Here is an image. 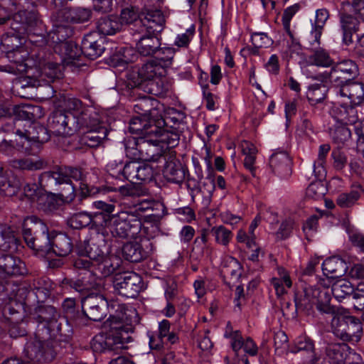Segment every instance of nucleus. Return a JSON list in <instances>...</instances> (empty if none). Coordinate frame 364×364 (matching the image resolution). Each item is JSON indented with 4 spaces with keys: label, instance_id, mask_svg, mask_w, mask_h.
I'll use <instances>...</instances> for the list:
<instances>
[{
    "label": "nucleus",
    "instance_id": "ddd939ff",
    "mask_svg": "<svg viewBox=\"0 0 364 364\" xmlns=\"http://www.w3.org/2000/svg\"><path fill=\"white\" fill-rule=\"evenodd\" d=\"M57 351L56 343L53 341H33L27 343L25 347V355L30 360L28 364L50 362L55 358Z\"/></svg>",
    "mask_w": 364,
    "mask_h": 364
},
{
    "label": "nucleus",
    "instance_id": "7ed1b4c3",
    "mask_svg": "<svg viewBox=\"0 0 364 364\" xmlns=\"http://www.w3.org/2000/svg\"><path fill=\"white\" fill-rule=\"evenodd\" d=\"M107 228L113 237L119 240L134 239L141 230L150 240L156 230V227L151 225L142 229V215L137 210L118 211Z\"/></svg>",
    "mask_w": 364,
    "mask_h": 364
},
{
    "label": "nucleus",
    "instance_id": "412c9836",
    "mask_svg": "<svg viewBox=\"0 0 364 364\" xmlns=\"http://www.w3.org/2000/svg\"><path fill=\"white\" fill-rule=\"evenodd\" d=\"M337 96L346 97L354 105H360L364 100V85L362 82L350 81L336 87Z\"/></svg>",
    "mask_w": 364,
    "mask_h": 364
},
{
    "label": "nucleus",
    "instance_id": "8fccbe9b",
    "mask_svg": "<svg viewBox=\"0 0 364 364\" xmlns=\"http://www.w3.org/2000/svg\"><path fill=\"white\" fill-rule=\"evenodd\" d=\"M121 145L127 158L133 161H140L141 137L127 136L121 142Z\"/></svg>",
    "mask_w": 364,
    "mask_h": 364
},
{
    "label": "nucleus",
    "instance_id": "680f3d73",
    "mask_svg": "<svg viewBox=\"0 0 364 364\" xmlns=\"http://www.w3.org/2000/svg\"><path fill=\"white\" fill-rule=\"evenodd\" d=\"M154 101L149 97H142L136 100L134 105V112L144 118L151 119L154 117Z\"/></svg>",
    "mask_w": 364,
    "mask_h": 364
},
{
    "label": "nucleus",
    "instance_id": "6e6552de",
    "mask_svg": "<svg viewBox=\"0 0 364 364\" xmlns=\"http://www.w3.org/2000/svg\"><path fill=\"white\" fill-rule=\"evenodd\" d=\"M33 319L38 323L37 331L36 333V339L34 341H41L42 342L53 341L56 343V349L58 350V341L52 339H46L50 336L51 332L57 328L60 330L58 325V318L59 314L56 309L50 305H43L38 304L33 314Z\"/></svg>",
    "mask_w": 364,
    "mask_h": 364
},
{
    "label": "nucleus",
    "instance_id": "393cba45",
    "mask_svg": "<svg viewBox=\"0 0 364 364\" xmlns=\"http://www.w3.org/2000/svg\"><path fill=\"white\" fill-rule=\"evenodd\" d=\"M307 295L317 296L316 309L323 314L332 316L333 317L340 314L342 310L330 304L331 295L328 291L321 289H309Z\"/></svg>",
    "mask_w": 364,
    "mask_h": 364
},
{
    "label": "nucleus",
    "instance_id": "de8ad7c7",
    "mask_svg": "<svg viewBox=\"0 0 364 364\" xmlns=\"http://www.w3.org/2000/svg\"><path fill=\"white\" fill-rule=\"evenodd\" d=\"M279 277H274L271 279V284L273 286L276 294L281 296L287 293L286 288H291L292 282L288 272L283 267L277 269Z\"/></svg>",
    "mask_w": 364,
    "mask_h": 364
},
{
    "label": "nucleus",
    "instance_id": "2eb2a0df",
    "mask_svg": "<svg viewBox=\"0 0 364 364\" xmlns=\"http://www.w3.org/2000/svg\"><path fill=\"white\" fill-rule=\"evenodd\" d=\"M114 287L119 294L135 298L142 289V279L134 272L117 274L114 280Z\"/></svg>",
    "mask_w": 364,
    "mask_h": 364
},
{
    "label": "nucleus",
    "instance_id": "e2e57ef3",
    "mask_svg": "<svg viewBox=\"0 0 364 364\" xmlns=\"http://www.w3.org/2000/svg\"><path fill=\"white\" fill-rule=\"evenodd\" d=\"M363 332L362 323L360 320L352 316L348 317V327L347 328L346 341L357 343L360 339Z\"/></svg>",
    "mask_w": 364,
    "mask_h": 364
},
{
    "label": "nucleus",
    "instance_id": "864d4df0",
    "mask_svg": "<svg viewBox=\"0 0 364 364\" xmlns=\"http://www.w3.org/2000/svg\"><path fill=\"white\" fill-rule=\"evenodd\" d=\"M309 46V48L314 50L313 54L310 56L313 64L320 67H332L334 62L326 50L319 48V46Z\"/></svg>",
    "mask_w": 364,
    "mask_h": 364
},
{
    "label": "nucleus",
    "instance_id": "5fc2aeb1",
    "mask_svg": "<svg viewBox=\"0 0 364 364\" xmlns=\"http://www.w3.org/2000/svg\"><path fill=\"white\" fill-rule=\"evenodd\" d=\"M133 50L127 47H117L110 56V60L114 66H124L134 60Z\"/></svg>",
    "mask_w": 364,
    "mask_h": 364
},
{
    "label": "nucleus",
    "instance_id": "1a4fd4ad",
    "mask_svg": "<svg viewBox=\"0 0 364 364\" xmlns=\"http://www.w3.org/2000/svg\"><path fill=\"white\" fill-rule=\"evenodd\" d=\"M71 34L69 27L55 24L53 28L48 32L49 41L53 44V50L59 53L64 58L70 60L77 59L81 54V47L78 48L77 44L73 41H67V38Z\"/></svg>",
    "mask_w": 364,
    "mask_h": 364
},
{
    "label": "nucleus",
    "instance_id": "dca6fc26",
    "mask_svg": "<svg viewBox=\"0 0 364 364\" xmlns=\"http://www.w3.org/2000/svg\"><path fill=\"white\" fill-rule=\"evenodd\" d=\"M50 131L58 136H71L75 133V117L69 113L58 110L48 119Z\"/></svg>",
    "mask_w": 364,
    "mask_h": 364
},
{
    "label": "nucleus",
    "instance_id": "a19ab883",
    "mask_svg": "<svg viewBox=\"0 0 364 364\" xmlns=\"http://www.w3.org/2000/svg\"><path fill=\"white\" fill-rule=\"evenodd\" d=\"M314 350V345L312 341L309 338L301 336L296 339L294 346L289 348V352L291 353L304 352L308 358L306 363L315 364L318 361V358L316 357Z\"/></svg>",
    "mask_w": 364,
    "mask_h": 364
},
{
    "label": "nucleus",
    "instance_id": "5701e85b",
    "mask_svg": "<svg viewBox=\"0 0 364 364\" xmlns=\"http://www.w3.org/2000/svg\"><path fill=\"white\" fill-rule=\"evenodd\" d=\"M141 159L140 161L159 162L161 159L166 161L164 149L154 141L151 136L141 137Z\"/></svg>",
    "mask_w": 364,
    "mask_h": 364
},
{
    "label": "nucleus",
    "instance_id": "e433bc0d",
    "mask_svg": "<svg viewBox=\"0 0 364 364\" xmlns=\"http://www.w3.org/2000/svg\"><path fill=\"white\" fill-rule=\"evenodd\" d=\"M186 172V168L178 160L166 161L163 169V175L168 181L178 184L185 179Z\"/></svg>",
    "mask_w": 364,
    "mask_h": 364
},
{
    "label": "nucleus",
    "instance_id": "4d7b16f0",
    "mask_svg": "<svg viewBox=\"0 0 364 364\" xmlns=\"http://www.w3.org/2000/svg\"><path fill=\"white\" fill-rule=\"evenodd\" d=\"M17 240L9 227L0 224V250L8 251L16 249Z\"/></svg>",
    "mask_w": 364,
    "mask_h": 364
},
{
    "label": "nucleus",
    "instance_id": "37998d69",
    "mask_svg": "<svg viewBox=\"0 0 364 364\" xmlns=\"http://www.w3.org/2000/svg\"><path fill=\"white\" fill-rule=\"evenodd\" d=\"M154 141L158 143L164 149V154L168 149L173 148L178 144L179 135L178 133L161 129L158 127V131L152 134Z\"/></svg>",
    "mask_w": 364,
    "mask_h": 364
},
{
    "label": "nucleus",
    "instance_id": "4c0bfd02",
    "mask_svg": "<svg viewBox=\"0 0 364 364\" xmlns=\"http://www.w3.org/2000/svg\"><path fill=\"white\" fill-rule=\"evenodd\" d=\"M141 36L136 43L138 52L144 56L154 55L161 46L160 39L156 34L141 33Z\"/></svg>",
    "mask_w": 364,
    "mask_h": 364
},
{
    "label": "nucleus",
    "instance_id": "9b49d317",
    "mask_svg": "<svg viewBox=\"0 0 364 364\" xmlns=\"http://www.w3.org/2000/svg\"><path fill=\"white\" fill-rule=\"evenodd\" d=\"M8 24L11 28L10 33L24 36L30 28L38 26L43 30V21L38 14L34 11L23 10L15 14L12 18H0V24Z\"/></svg>",
    "mask_w": 364,
    "mask_h": 364
},
{
    "label": "nucleus",
    "instance_id": "72a5a7b5",
    "mask_svg": "<svg viewBox=\"0 0 364 364\" xmlns=\"http://www.w3.org/2000/svg\"><path fill=\"white\" fill-rule=\"evenodd\" d=\"M149 119L138 116L133 117L129 122L130 133L140 135L139 137L152 136V134L158 131V127L151 124Z\"/></svg>",
    "mask_w": 364,
    "mask_h": 364
},
{
    "label": "nucleus",
    "instance_id": "7c9ffc66",
    "mask_svg": "<svg viewBox=\"0 0 364 364\" xmlns=\"http://www.w3.org/2000/svg\"><path fill=\"white\" fill-rule=\"evenodd\" d=\"M119 266L117 258L107 256V255L97 261L92 262L88 271L92 272L96 275V279L99 277H106L113 274Z\"/></svg>",
    "mask_w": 364,
    "mask_h": 364
},
{
    "label": "nucleus",
    "instance_id": "b1692460",
    "mask_svg": "<svg viewBox=\"0 0 364 364\" xmlns=\"http://www.w3.org/2000/svg\"><path fill=\"white\" fill-rule=\"evenodd\" d=\"M331 114L338 124H354L358 120V112L354 105H334Z\"/></svg>",
    "mask_w": 364,
    "mask_h": 364
},
{
    "label": "nucleus",
    "instance_id": "79ce46f5",
    "mask_svg": "<svg viewBox=\"0 0 364 364\" xmlns=\"http://www.w3.org/2000/svg\"><path fill=\"white\" fill-rule=\"evenodd\" d=\"M233 341L231 342V347L235 355H238L240 349L250 356H255L258 353V347L255 342L250 337L244 339L241 333H233Z\"/></svg>",
    "mask_w": 364,
    "mask_h": 364
},
{
    "label": "nucleus",
    "instance_id": "4be33fe9",
    "mask_svg": "<svg viewBox=\"0 0 364 364\" xmlns=\"http://www.w3.org/2000/svg\"><path fill=\"white\" fill-rule=\"evenodd\" d=\"M26 272L25 264L20 259L0 252V277L22 275Z\"/></svg>",
    "mask_w": 364,
    "mask_h": 364
},
{
    "label": "nucleus",
    "instance_id": "ea45409f",
    "mask_svg": "<svg viewBox=\"0 0 364 364\" xmlns=\"http://www.w3.org/2000/svg\"><path fill=\"white\" fill-rule=\"evenodd\" d=\"M81 137V142L91 148L98 146L107 137L108 134L107 129L100 124L95 128L87 129Z\"/></svg>",
    "mask_w": 364,
    "mask_h": 364
},
{
    "label": "nucleus",
    "instance_id": "58836bf2",
    "mask_svg": "<svg viewBox=\"0 0 364 364\" xmlns=\"http://www.w3.org/2000/svg\"><path fill=\"white\" fill-rule=\"evenodd\" d=\"M96 28L100 34L113 36L121 31L122 22L117 16H105L97 20Z\"/></svg>",
    "mask_w": 364,
    "mask_h": 364
},
{
    "label": "nucleus",
    "instance_id": "6e6d98bb",
    "mask_svg": "<svg viewBox=\"0 0 364 364\" xmlns=\"http://www.w3.org/2000/svg\"><path fill=\"white\" fill-rule=\"evenodd\" d=\"M309 289L321 288L314 286L306 287L304 289V296L300 298L296 297L295 299V306L298 311H304L308 313L312 309L314 305H316L318 297L314 296L313 295H307V291Z\"/></svg>",
    "mask_w": 364,
    "mask_h": 364
},
{
    "label": "nucleus",
    "instance_id": "c9c22d12",
    "mask_svg": "<svg viewBox=\"0 0 364 364\" xmlns=\"http://www.w3.org/2000/svg\"><path fill=\"white\" fill-rule=\"evenodd\" d=\"M138 83L147 82L158 77H162L165 75L166 70L161 65L157 63V60L154 59L147 61L137 70Z\"/></svg>",
    "mask_w": 364,
    "mask_h": 364
},
{
    "label": "nucleus",
    "instance_id": "c85d7f7f",
    "mask_svg": "<svg viewBox=\"0 0 364 364\" xmlns=\"http://www.w3.org/2000/svg\"><path fill=\"white\" fill-rule=\"evenodd\" d=\"M9 60L14 65L10 67L9 73L14 74H23L27 73L28 65L26 61L28 60V53L21 46L15 49L6 52Z\"/></svg>",
    "mask_w": 364,
    "mask_h": 364
},
{
    "label": "nucleus",
    "instance_id": "13d9d810",
    "mask_svg": "<svg viewBox=\"0 0 364 364\" xmlns=\"http://www.w3.org/2000/svg\"><path fill=\"white\" fill-rule=\"evenodd\" d=\"M145 91L153 95L164 97L168 92V85L161 77L146 82Z\"/></svg>",
    "mask_w": 364,
    "mask_h": 364
},
{
    "label": "nucleus",
    "instance_id": "0eeeda50",
    "mask_svg": "<svg viewBox=\"0 0 364 364\" xmlns=\"http://www.w3.org/2000/svg\"><path fill=\"white\" fill-rule=\"evenodd\" d=\"M53 284L48 277L35 279L31 285L22 284L16 287L15 299L19 302L42 304L50 296Z\"/></svg>",
    "mask_w": 364,
    "mask_h": 364
},
{
    "label": "nucleus",
    "instance_id": "49530a36",
    "mask_svg": "<svg viewBox=\"0 0 364 364\" xmlns=\"http://www.w3.org/2000/svg\"><path fill=\"white\" fill-rule=\"evenodd\" d=\"M68 21L82 23L88 21L92 17V10L88 8L75 7L60 11Z\"/></svg>",
    "mask_w": 364,
    "mask_h": 364
},
{
    "label": "nucleus",
    "instance_id": "9d476101",
    "mask_svg": "<svg viewBox=\"0 0 364 364\" xmlns=\"http://www.w3.org/2000/svg\"><path fill=\"white\" fill-rule=\"evenodd\" d=\"M359 74L358 67L355 61L346 59L334 63L329 72H324L318 76L322 82L329 81L338 87L351 81Z\"/></svg>",
    "mask_w": 364,
    "mask_h": 364
},
{
    "label": "nucleus",
    "instance_id": "603ef678",
    "mask_svg": "<svg viewBox=\"0 0 364 364\" xmlns=\"http://www.w3.org/2000/svg\"><path fill=\"white\" fill-rule=\"evenodd\" d=\"M353 285L346 279H336L331 285V293L336 299L341 301L346 296L353 295Z\"/></svg>",
    "mask_w": 364,
    "mask_h": 364
},
{
    "label": "nucleus",
    "instance_id": "0e129e2a",
    "mask_svg": "<svg viewBox=\"0 0 364 364\" xmlns=\"http://www.w3.org/2000/svg\"><path fill=\"white\" fill-rule=\"evenodd\" d=\"M68 223L73 229H81L92 223L95 225L94 223L93 214H88L84 212L77 213L70 216L68 218Z\"/></svg>",
    "mask_w": 364,
    "mask_h": 364
},
{
    "label": "nucleus",
    "instance_id": "a211bd4d",
    "mask_svg": "<svg viewBox=\"0 0 364 364\" xmlns=\"http://www.w3.org/2000/svg\"><path fill=\"white\" fill-rule=\"evenodd\" d=\"M326 356L331 364H346L347 360H360V355L346 343H331L326 348Z\"/></svg>",
    "mask_w": 364,
    "mask_h": 364
},
{
    "label": "nucleus",
    "instance_id": "774afa93",
    "mask_svg": "<svg viewBox=\"0 0 364 364\" xmlns=\"http://www.w3.org/2000/svg\"><path fill=\"white\" fill-rule=\"evenodd\" d=\"M60 64L53 62H48L41 68L40 77L42 79L48 78V81H53L56 78H60L63 75Z\"/></svg>",
    "mask_w": 364,
    "mask_h": 364
},
{
    "label": "nucleus",
    "instance_id": "c03bdc74",
    "mask_svg": "<svg viewBox=\"0 0 364 364\" xmlns=\"http://www.w3.org/2000/svg\"><path fill=\"white\" fill-rule=\"evenodd\" d=\"M21 187V182L16 177H9L2 168H0V195L13 196L16 195Z\"/></svg>",
    "mask_w": 364,
    "mask_h": 364
},
{
    "label": "nucleus",
    "instance_id": "4468645a",
    "mask_svg": "<svg viewBox=\"0 0 364 364\" xmlns=\"http://www.w3.org/2000/svg\"><path fill=\"white\" fill-rule=\"evenodd\" d=\"M82 310L90 320L100 321L107 314L108 302L102 294H90L81 300Z\"/></svg>",
    "mask_w": 364,
    "mask_h": 364
},
{
    "label": "nucleus",
    "instance_id": "6ab92c4d",
    "mask_svg": "<svg viewBox=\"0 0 364 364\" xmlns=\"http://www.w3.org/2000/svg\"><path fill=\"white\" fill-rule=\"evenodd\" d=\"M272 173L281 180H288L292 173L291 159L286 151L274 153L269 159Z\"/></svg>",
    "mask_w": 364,
    "mask_h": 364
},
{
    "label": "nucleus",
    "instance_id": "473e14b6",
    "mask_svg": "<svg viewBox=\"0 0 364 364\" xmlns=\"http://www.w3.org/2000/svg\"><path fill=\"white\" fill-rule=\"evenodd\" d=\"M347 269L346 262L337 257L327 258L322 263V271L328 279L341 278L346 274Z\"/></svg>",
    "mask_w": 364,
    "mask_h": 364
},
{
    "label": "nucleus",
    "instance_id": "f704fd0d",
    "mask_svg": "<svg viewBox=\"0 0 364 364\" xmlns=\"http://www.w3.org/2000/svg\"><path fill=\"white\" fill-rule=\"evenodd\" d=\"M32 156L13 159L10 161V165L13 168L28 171L41 170L48 166V162L45 159L34 155Z\"/></svg>",
    "mask_w": 364,
    "mask_h": 364
},
{
    "label": "nucleus",
    "instance_id": "39448f33",
    "mask_svg": "<svg viewBox=\"0 0 364 364\" xmlns=\"http://www.w3.org/2000/svg\"><path fill=\"white\" fill-rule=\"evenodd\" d=\"M14 133L19 136V139H16V148L28 155L37 154L41 145L50 139L47 128L36 121L25 122L23 127H18Z\"/></svg>",
    "mask_w": 364,
    "mask_h": 364
},
{
    "label": "nucleus",
    "instance_id": "f257e3e1",
    "mask_svg": "<svg viewBox=\"0 0 364 364\" xmlns=\"http://www.w3.org/2000/svg\"><path fill=\"white\" fill-rule=\"evenodd\" d=\"M72 180L79 182L82 196L105 194L117 190L116 188L105 186L90 188L84 181L81 169L70 166H58L53 171L42 173L39 176L38 183L45 191L46 189L58 191L62 185H65L60 196L64 201L71 202L75 198L76 191V186L72 183Z\"/></svg>",
    "mask_w": 364,
    "mask_h": 364
},
{
    "label": "nucleus",
    "instance_id": "bb28decb",
    "mask_svg": "<svg viewBox=\"0 0 364 364\" xmlns=\"http://www.w3.org/2000/svg\"><path fill=\"white\" fill-rule=\"evenodd\" d=\"M328 17V10L325 9L316 10L315 20L311 23V30L307 36V41L310 46H320L321 36Z\"/></svg>",
    "mask_w": 364,
    "mask_h": 364
},
{
    "label": "nucleus",
    "instance_id": "423d86ee",
    "mask_svg": "<svg viewBox=\"0 0 364 364\" xmlns=\"http://www.w3.org/2000/svg\"><path fill=\"white\" fill-rule=\"evenodd\" d=\"M78 252L80 256L74 260V267L78 269H90L92 262L102 259L107 254L105 234L97 232L92 235L87 242H84L82 246L79 247Z\"/></svg>",
    "mask_w": 364,
    "mask_h": 364
},
{
    "label": "nucleus",
    "instance_id": "052dcab7",
    "mask_svg": "<svg viewBox=\"0 0 364 364\" xmlns=\"http://www.w3.org/2000/svg\"><path fill=\"white\" fill-rule=\"evenodd\" d=\"M171 323L168 320L164 319L159 323V333L157 338L151 337L149 344L151 348L161 349L164 347V338L170 332Z\"/></svg>",
    "mask_w": 364,
    "mask_h": 364
},
{
    "label": "nucleus",
    "instance_id": "c756f323",
    "mask_svg": "<svg viewBox=\"0 0 364 364\" xmlns=\"http://www.w3.org/2000/svg\"><path fill=\"white\" fill-rule=\"evenodd\" d=\"M339 20L343 42L346 45H350L353 43V34L360 30L361 23L358 17L344 12L340 14Z\"/></svg>",
    "mask_w": 364,
    "mask_h": 364
},
{
    "label": "nucleus",
    "instance_id": "a878e982",
    "mask_svg": "<svg viewBox=\"0 0 364 364\" xmlns=\"http://www.w3.org/2000/svg\"><path fill=\"white\" fill-rule=\"evenodd\" d=\"M85 270V272L80 278L76 279L65 278L62 281L63 285L70 287L80 293H87L95 288L98 284L97 281H96V275L91 271Z\"/></svg>",
    "mask_w": 364,
    "mask_h": 364
},
{
    "label": "nucleus",
    "instance_id": "338daca9",
    "mask_svg": "<svg viewBox=\"0 0 364 364\" xmlns=\"http://www.w3.org/2000/svg\"><path fill=\"white\" fill-rule=\"evenodd\" d=\"M24 36H20L10 32L3 34L1 38V47L4 52H7L12 49L20 47L22 44V40Z\"/></svg>",
    "mask_w": 364,
    "mask_h": 364
},
{
    "label": "nucleus",
    "instance_id": "cd10ccee",
    "mask_svg": "<svg viewBox=\"0 0 364 364\" xmlns=\"http://www.w3.org/2000/svg\"><path fill=\"white\" fill-rule=\"evenodd\" d=\"M75 132L82 128H95L97 125L102 124L100 120L99 114L92 108L85 106L80 112L75 115Z\"/></svg>",
    "mask_w": 364,
    "mask_h": 364
},
{
    "label": "nucleus",
    "instance_id": "a18cd8bd",
    "mask_svg": "<svg viewBox=\"0 0 364 364\" xmlns=\"http://www.w3.org/2000/svg\"><path fill=\"white\" fill-rule=\"evenodd\" d=\"M123 257L131 262H139L146 258L147 252L136 242H127L122 247Z\"/></svg>",
    "mask_w": 364,
    "mask_h": 364
},
{
    "label": "nucleus",
    "instance_id": "69168bd1",
    "mask_svg": "<svg viewBox=\"0 0 364 364\" xmlns=\"http://www.w3.org/2000/svg\"><path fill=\"white\" fill-rule=\"evenodd\" d=\"M175 53L176 49L172 47H159L154 54V60H157V63L166 70V68L172 64Z\"/></svg>",
    "mask_w": 364,
    "mask_h": 364
},
{
    "label": "nucleus",
    "instance_id": "09e8293b",
    "mask_svg": "<svg viewBox=\"0 0 364 364\" xmlns=\"http://www.w3.org/2000/svg\"><path fill=\"white\" fill-rule=\"evenodd\" d=\"M51 245V252L60 257L67 256L73 249L71 239L64 234H60L54 237Z\"/></svg>",
    "mask_w": 364,
    "mask_h": 364
},
{
    "label": "nucleus",
    "instance_id": "2f4dec72",
    "mask_svg": "<svg viewBox=\"0 0 364 364\" xmlns=\"http://www.w3.org/2000/svg\"><path fill=\"white\" fill-rule=\"evenodd\" d=\"M92 207L100 210L99 212L93 213L94 223L107 228L112 220V218L115 216V213H114L115 205L113 203H109L99 200L92 203Z\"/></svg>",
    "mask_w": 364,
    "mask_h": 364
},
{
    "label": "nucleus",
    "instance_id": "f3484780",
    "mask_svg": "<svg viewBox=\"0 0 364 364\" xmlns=\"http://www.w3.org/2000/svg\"><path fill=\"white\" fill-rule=\"evenodd\" d=\"M138 23L140 24L139 33L157 34L164 28L165 18L160 10H147L141 13Z\"/></svg>",
    "mask_w": 364,
    "mask_h": 364
},
{
    "label": "nucleus",
    "instance_id": "aec40b11",
    "mask_svg": "<svg viewBox=\"0 0 364 364\" xmlns=\"http://www.w3.org/2000/svg\"><path fill=\"white\" fill-rule=\"evenodd\" d=\"M105 39L96 32L86 34L81 42V51L87 58L94 60L100 57L105 50Z\"/></svg>",
    "mask_w": 364,
    "mask_h": 364
},
{
    "label": "nucleus",
    "instance_id": "bf43d9fd",
    "mask_svg": "<svg viewBox=\"0 0 364 364\" xmlns=\"http://www.w3.org/2000/svg\"><path fill=\"white\" fill-rule=\"evenodd\" d=\"M328 92L326 86L322 84L311 85L306 92V97L311 105H316L325 100Z\"/></svg>",
    "mask_w": 364,
    "mask_h": 364
},
{
    "label": "nucleus",
    "instance_id": "3c124183",
    "mask_svg": "<svg viewBox=\"0 0 364 364\" xmlns=\"http://www.w3.org/2000/svg\"><path fill=\"white\" fill-rule=\"evenodd\" d=\"M348 317L349 316L341 311L331 320V328L333 334L343 341H346L347 339L346 333H347L348 327Z\"/></svg>",
    "mask_w": 364,
    "mask_h": 364
},
{
    "label": "nucleus",
    "instance_id": "f8f14e48",
    "mask_svg": "<svg viewBox=\"0 0 364 364\" xmlns=\"http://www.w3.org/2000/svg\"><path fill=\"white\" fill-rule=\"evenodd\" d=\"M12 113L14 117H11V116L9 121L1 127L2 130L5 132H14L18 127H23L25 122L36 121L37 118L41 117V107L37 105L23 104L11 109Z\"/></svg>",
    "mask_w": 364,
    "mask_h": 364
},
{
    "label": "nucleus",
    "instance_id": "20e7f679",
    "mask_svg": "<svg viewBox=\"0 0 364 364\" xmlns=\"http://www.w3.org/2000/svg\"><path fill=\"white\" fill-rule=\"evenodd\" d=\"M22 235L28 247L45 253H50L52 240L46 223L32 215L26 217L22 223Z\"/></svg>",
    "mask_w": 364,
    "mask_h": 364
},
{
    "label": "nucleus",
    "instance_id": "f03ea898",
    "mask_svg": "<svg viewBox=\"0 0 364 364\" xmlns=\"http://www.w3.org/2000/svg\"><path fill=\"white\" fill-rule=\"evenodd\" d=\"M139 322L136 311L132 308L121 307V311L112 316L111 328L107 333H99L91 341L95 352L119 353L128 348L127 344L133 341L131 333L134 326Z\"/></svg>",
    "mask_w": 364,
    "mask_h": 364
}]
</instances>
